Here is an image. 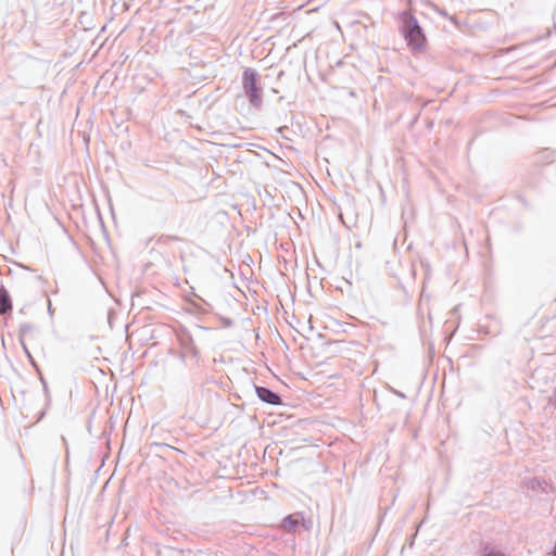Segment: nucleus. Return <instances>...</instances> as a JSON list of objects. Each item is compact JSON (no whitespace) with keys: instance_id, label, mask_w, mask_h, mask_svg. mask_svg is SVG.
<instances>
[{"instance_id":"6","label":"nucleus","mask_w":556,"mask_h":556,"mask_svg":"<svg viewBox=\"0 0 556 556\" xmlns=\"http://www.w3.org/2000/svg\"><path fill=\"white\" fill-rule=\"evenodd\" d=\"M482 556H505V555L502 554L501 552L490 549V551H485V553Z\"/></svg>"},{"instance_id":"1","label":"nucleus","mask_w":556,"mask_h":556,"mask_svg":"<svg viewBox=\"0 0 556 556\" xmlns=\"http://www.w3.org/2000/svg\"><path fill=\"white\" fill-rule=\"evenodd\" d=\"M405 39L414 52H424L427 47V38L414 17H410L407 22Z\"/></svg>"},{"instance_id":"4","label":"nucleus","mask_w":556,"mask_h":556,"mask_svg":"<svg viewBox=\"0 0 556 556\" xmlns=\"http://www.w3.org/2000/svg\"><path fill=\"white\" fill-rule=\"evenodd\" d=\"M256 393H257V396L266 403H269V404H279L280 403L279 396L267 388L258 387V388H256Z\"/></svg>"},{"instance_id":"5","label":"nucleus","mask_w":556,"mask_h":556,"mask_svg":"<svg viewBox=\"0 0 556 556\" xmlns=\"http://www.w3.org/2000/svg\"><path fill=\"white\" fill-rule=\"evenodd\" d=\"M12 309V302L8 291L3 288L0 289V314H5Z\"/></svg>"},{"instance_id":"3","label":"nucleus","mask_w":556,"mask_h":556,"mask_svg":"<svg viewBox=\"0 0 556 556\" xmlns=\"http://www.w3.org/2000/svg\"><path fill=\"white\" fill-rule=\"evenodd\" d=\"M300 526H305V519L302 513H294L287 516L280 525V528L288 532H293Z\"/></svg>"},{"instance_id":"2","label":"nucleus","mask_w":556,"mask_h":556,"mask_svg":"<svg viewBox=\"0 0 556 556\" xmlns=\"http://www.w3.org/2000/svg\"><path fill=\"white\" fill-rule=\"evenodd\" d=\"M243 85L249 94L250 102L260 106L262 103L261 89L257 87V75L253 71H245L243 74Z\"/></svg>"}]
</instances>
